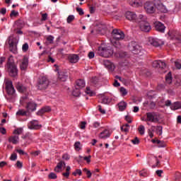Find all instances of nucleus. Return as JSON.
<instances>
[{
	"mask_svg": "<svg viewBox=\"0 0 181 181\" xmlns=\"http://www.w3.org/2000/svg\"><path fill=\"white\" fill-rule=\"evenodd\" d=\"M112 36L114 40H116L113 44L114 47H119L121 45H119V40H124V39H125V33H124L121 30L113 29L112 31Z\"/></svg>",
	"mask_w": 181,
	"mask_h": 181,
	"instance_id": "obj_1",
	"label": "nucleus"
},
{
	"mask_svg": "<svg viewBox=\"0 0 181 181\" xmlns=\"http://www.w3.org/2000/svg\"><path fill=\"white\" fill-rule=\"evenodd\" d=\"M49 86H50V81L46 76H40L37 82V88L41 91L43 90H47L49 88Z\"/></svg>",
	"mask_w": 181,
	"mask_h": 181,
	"instance_id": "obj_2",
	"label": "nucleus"
},
{
	"mask_svg": "<svg viewBox=\"0 0 181 181\" xmlns=\"http://www.w3.org/2000/svg\"><path fill=\"white\" fill-rule=\"evenodd\" d=\"M11 57H12V55L8 59L6 64L7 71L11 77H16L18 76V67L15 62L11 61Z\"/></svg>",
	"mask_w": 181,
	"mask_h": 181,
	"instance_id": "obj_3",
	"label": "nucleus"
},
{
	"mask_svg": "<svg viewBox=\"0 0 181 181\" xmlns=\"http://www.w3.org/2000/svg\"><path fill=\"white\" fill-rule=\"evenodd\" d=\"M98 54L101 57H111L114 54V50L110 47L100 46L98 48Z\"/></svg>",
	"mask_w": 181,
	"mask_h": 181,
	"instance_id": "obj_4",
	"label": "nucleus"
},
{
	"mask_svg": "<svg viewBox=\"0 0 181 181\" xmlns=\"http://www.w3.org/2000/svg\"><path fill=\"white\" fill-rule=\"evenodd\" d=\"M129 49L132 52L133 54H138L139 56L144 55V49H142V47L139 46L134 41L131 42L129 45Z\"/></svg>",
	"mask_w": 181,
	"mask_h": 181,
	"instance_id": "obj_5",
	"label": "nucleus"
},
{
	"mask_svg": "<svg viewBox=\"0 0 181 181\" xmlns=\"http://www.w3.org/2000/svg\"><path fill=\"white\" fill-rule=\"evenodd\" d=\"M146 119L141 118V121L146 122H159V115L155 112H149L146 113Z\"/></svg>",
	"mask_w": 181,
	"mask_h": 181,
	"instance_id": "obj_6",
	"label": "nucleus"
},
{
	"mask_svg": "<svg viewBox=\"0 0 181 181\" xmlns=\"http://www.w3.org/2000/svg\"><path fill=\"white\" fill-rule=\"evenodd\" d=\"M9 50L14 54H18V42L15 38H9L8 40Z\"/></svg>",
	"mask_w": 181,
	"mask_h": 181,
	"instance_id": "obj_7",
	"label": "nucleus"
},
{
	"mask_svg": "<svg viewBox=\"0 0 181 181\" xmlns=\"http://www.w3.org/2000/svg\"><path fill=\"white\" fill-rule=\"evenodd\" d=\"M144 6L146 13H155L156 11L155 8V0H153V2H146Z\"/></svg>",
	"mask_w": 181,
	"mask_h": 181,
	"instance_id": "obj_8",
	"label": "nucleus"
},
{
	"mask_svg": "<svg viewBox=\"0 0 181 181\" xmlns=\"http://www.w3.org/2000/svg\"><path fill=\"white\" fill-rule=\"evenodd\" d=\"M148 43L151 45V46H154V47H159V46H163V45H165L163 41L153 37H148Z\"/></svg>",
	"mask_w": 181,
	"mask_h": 181,
	"instance_id": "obj_9",
	"label": "nucleus"
},
{
	"mask_svg": "<svg viewBox=\"0 0 181 181\" xmlns=\"http://www.w3.org/2000/svg\"><path fill=\"white\" fill-rule=\"evenodd\" d=\"M154 6L158 12H161V13H166L168 12V8H166V6L163 5L160 0H154Z\"/></svg>",
	"mask_w": 181,
	"mask_h": 181,
	"instance_id": "obj_10",
	"label": "nucleus"
},
{
	"mask_svg": "<svg viewBox=\"0 0 181 181\" xmlns=\"http://www.w3.org/2000/svg\"><path fill=\"white\" fill-rule=\"evenodd\" d=\"M6 90L8 95H13L15 94V88H13L12 81H7L6 82Z\"/></svg>",
	"mask_w": 181,
	"mask_h": 181,
	"instance_id": "obj_11",
	"label": "nucleus"
},
{
	"mask_svg": "<svg viewBox=\"0 0 181 181\" xmlns=\"http://www.w3.org/2000/svg\"><path fill=\"white\" fill-rule=\"evenodd\" d=\"M139 26L141 32H144L145 33L151 32L152 29V27H151V24L148 21L146 23L140 24Z\"/></svg>",
	"mask_w": 181,
	"mask_h": 181,
	"instance_id": "obj_12",
	"label": "nucleus"
},
{
	"mask_svg": "<svg viewBox=\"0 0 181 181\" xmlns=\"http://www.w3.org/2000/svg\"><path fill=\"white\" fill-rule=\"evenodd\" d=\"M28 127L29 129H40V128H42V125L39 124V122L37 120H33L28 123Z\"/></svg>",
	"mask_w": 181,
	"mask_h": 181,
	"instance_id": "obj_13",
	"label": "nucleus"
},
{
	"mask_svg": "<svg viewBox=\"0 0 181 181\" xmlns=\"http://www.w3.org/2000/svg\"><path fill=\"white\" fill-rule=\"evenodd\" d=\"M90 33H94V35H104L105 33V25H99L98 28L92 30Z\"/></svg>",
	"mask_w": 181,
	"mask_h": 181,
	"instance_id": "obj_14",
	"label": "nucleus"
},
{
	"mask_svg": "<svg viewBox=\"0 0 181 181\" xmlns=\"http://www.w3.org/2000/svg\"><path fill=\"white\" fill-rule=\"evenodd\" d=\"M154 28L157 32H160V33H165V25L159 21L154 23Z\"/></svg>",
	"mask_w": 181,
	"mask_h": 181,
	"instance_id": "obj_15",
	"label": "nucleus"
},
{
	"mask_svg": "<svg viewBox=\"0 0 181 181\" xmlns=\"http://www.w3.org/2000/svg\"><path fill=\"white\" fill-rule=\"evenodd\" d=\"M58 78L60 81H67V78H69V73L66 71L59 72Z\"/></svg>",
	"mask_w": 181,
	"mask_h": 181,
	"instance_id": "obj_16",
	"label": "nucleus"
},
{
	"mask_svg": "<svg viewBox=\"0 0 181 181\" xmlns=\"http://www.w3.org/2000/svg\"><path fill=\"white\" fill-rule=\"evenodd\" d=\"M125 17L128 21H132V22H136V14L132 11L126 12Z\"/></svg>",
	"mask_w": 181,
	"mask_h": 181,
	"instance_id": "obj_17",
	"label": "nucleus"
},
{
	"mask_svg": "<svg viewBox=\"0 0 181 181\" xmlns=\"http://www.w3.org/2000/svg\"><path fill=\"white\" fill-rule=\"evenodd\" d=\"M37 107V104L32 102H29L27 103V105L25 108L27 109V112H29L31 111V112H33V111H36V108Z\"/></svg>",
	"mask_w": 181,
	"mask_h": 181,
	"instance_id": "obj_18",
	"label": "nucleus"
},
{
	"mask_svg": "<svg viewBox=\"0 0 181 181\" xmlns=\"http://www.w3.org/2000/svg\"><path fill=\"white\" fill-rule=\"evenodd\" d=\"M136 23H139V25H141V23H146L148 22V18L146 16L140 14L138 18H136Z\"/></svg>",
	"mask_w": 181,
	"mask_h": 181,
	"instance_id": "obj_19",
	"label": "nucleus"
},
{
	"mask_svg": "<svg viewBox=\"0 0 181 181\" xmlns=\"http://www.w3.org/2000/svg\"><path fill=\"white\" fill-rule=\"evenodd\" d=\"M8 142L13 144V145H18L19 144V136L13 135L8 137Z\"/></svg>",
	"mask_w": 181,
	"mask_h": 181,
	"instance_id": "obj_20",
	"label": "nucleus"
},
{
	"mask_svg": "<svg viewBox=\"0 0 181 181\" xmlns=\"http://www.w3.org/2000/svg\"><path fill=\"white\" fill-rule=\"evenodd\" d=\"M179 33L176 30H171L168 32V35L171 39H176L177 40H181V37H177Z\"/></svg>",
	"mask_w": 181,
	"mask_h": 181,
	"instance_id": "obj_21",
	"label": "nucleus"
},
{
	"mask_svg": "<svg viewBox=\"0 0 181 181\" xmlns=\"http://www.w3.org/2000/svg\"><path fill=\"white\" fill-rule=\"evenodd\" d=\"M63 165L64 166H66V163L63 160L59 161L54 169V172L60 173L62 168H63Z\"/></svg>",
	"mask_w": 181,
	"mask_h": 181,
	"instance_id": "obj_22",
	"label": "nucleus"
},
{
	"mask_svg": "<svg viewBox=\"0 0 181 181\" xmlns=\"http://www.w3.org/2000/svg\"><path fill=\"white\" fill-rule=\"evenodd\" d=\"M50 111H52L50 106H45L37 112V115H42L45 114V112H50Z\"/></svg>",
	"mask_w": 181,
	"mask_h": 181,
	"instance_id": "obj_23",
	"label": "nucleus"
},
{
	"mask_svg": "<svg viewBox=\"0 0 181 181\" xmlns=\"http://www.w3.org/2000/svg\"><path fill=\"white\" fill-rule=\"evenodd\" d=\"M110 136L111 134L110 133V132L105 129L99 134V138L100 139H107V138H110Z\"/></svg>",
	"mask_w": 181,
	"mask_h": 181,
	"instance_id": "obj_24",
	"label": "nucleus"
},
{
	"mask_svg": "<svg viewBox=\"0 0 181 181\" xmlns=\"http://www.w3.org/2000/svg\"><path fill=\"white\" fill-rule=\"evenodd\" d=\"M151 142L158 145V148H166V143H165L163 141H160L159 139H152Z\"/></svg>",
	"mask_w": 181,
	"mask_h": 181,
	"instance_id": "obj_25",
	"label": "nucleus"
},
{
	"mask_svg": "<svg viewBox=\"0 0 181 181\" xmlns=\"http://www.w3.org/2000/svg\"><path fill=\"white\" fill-rule=\"evenodd\" d=\"M28 64H29V60L28 59L27 57H24L22 63L20 65V69H21V70H26V69H28Z\"/></svg>",
	"mask_w": 181,
	"mask_h": 181,
	"instance_id": "obj_26",
	"label": "nucleus"
},
{
	"mask_svg": "<svg viewBox=\"0 0 181 181\" xmlns=\"http://www.w3.org/2000/svg\"><path fill=\"white\" fill-rule=\"evenodd\" d=\"M129 4L134 8H138V6H142V1L138 0H129Z\"/></svg>",
	"mask_w": 181,
	"mask_h": 181,
	"instance_id": "obj_27",
	"label": "nucleus"
},
{
	"mask_svg": "<svg viewBox=\"0 0 181 181\" xmlns=\"http://www.w3.org/2000/svg\"><path fill=\"white\" fill-rule=\"evenodd\" d=\"M76 88H84L86 87V82L83 79H78L76 81Z\"/></svg>",
	"mask_w": 181,
	"mask_h": 181,
	"instance_id": "obj_28",
	"label": "nucleus"
},
{
	"mask_svg": "<svg viewBox=\"0 0 181 181\" xmlns=\"http://www.w3.org/2000/svg\"><path fill=\"white\" fill-rule=\"evenodd\" d=\"M16 88L18 93H25L26 88L21 83H18L16 86Z\"/></svg>",
	"mask_w": 181,
	"mask_h": 181,
	"instance_id": "obj_29",
	"label": "nucleus"
},
{
	"mask_svg": "<svg viewBox=\"0 0 181 181\" xmlns=\"http://www.w3.org/2000/svg\"><path fill=\"white\" fill-rule=\"evenodd\" d=\"M117 105L119 107V110H120V111H125L128 104L127 103V102L122 100L120 103H119L117 104Z\"/></svg>",
	"mask_w": 181,
	"mask_h": 181,
	"instance_id": "obj_30",
	"label": "nucleus"
},
{
	"mask_svg": "<svg viewBox=\"0 0 181 181\" xmlns=\"http://www.w3.org/2000/svg\"><path fill=\"white\" fill-rule=\"evenodd\" d=\"M104 66L106 67V69H108V70H114V66L111 62L109 60H105L103 62Z\"/></svg>",
	"mask_w": 181,
	"mask_h": 181,
	"instance_id": "obj_31",
	"label": "nucleus"
},
{
	"mask_svg": "<svg viewBox=\"0 0 181 181\" xmlns=\"http://www.w3.org/2000/svg\"><path fill=\"white\" fill-rule=\"evenodd\" d=\"M69 60L70 63H77V62H78V55L72 54L69 57Z\"/></svg>",
	"mask_w": 181,
	"mask_h": 181,
	"instance_id": "obj_32",
	"label": "nucleus"
},
{
	"mask_svg": "<svg viewBox=\"0 0 181 181\" xmlns=\"http://www.w3.org/2000/svg\"><path fill=\"white\" fill-rule=\"evenodd\" d=\"M145 105H148V107L150 110H155L156 107V103L153 102V101H151L149 103H144Z\"/></svg>",
	"mask_w": 181,
	"mask_h": 181,
	"instance_id": "obj_33",
	"label": "nucleus"
},
{
	"mask_svg": "<svg viewBox=\"0 0 181 181\" xmlns=\"http://www.w3.org/2000/svg\"><path fill=\"white\" fill-rule=\"evenodd\" d=\"M80 90V88H77L76 86H75V90H74L72 93L74 97H80V95L81 94Z\"/></svg>",
	"mask_w": 181,
	"mask_h": 181,
	"instance_id": "obj_34",
	"label": "nucleus"
},
{
	"mask_svg": "<svg viewBox=\"0 0 181 181\" xmlns=\"http://www.w3.org/2000/svg\"><path fill=\"white\" fill-rule=\"evenodd\" d=\"M156 127L151 126V129L148 130V134L150 138H153V132H155Z\"/></svg>",
	"mask_w": 181,
	"mask_h": 181,
	"instance_id": "obj_35",
	"label": "nucleus"
},
{
	"mask_svg": "<svg viewBox=\"0 0 181 181\" xmlns=\"http://www.w3.org/2000/svg\"><path fill=\"white\" fill-rule=\"evenodd\" d=\"M71 170V168H70V166H67L66 169V173H63L62 175H64V177H66V179H69V176H70Z\"/></svg>",
	"mask_w": 181,
	"mask_h": 181,
	"instance_id": "obj_36",
	"label": "nucleus"
},
{
	"mask_svg": "<svg viewBox=\"0 0 181 181\" xmlns=\"http://www.w3.org/2000/svg\"><path fill=\"white\" fill-rule=\"evenodd\" d=\"M165 81L168 84L172 83V74H170V72L165 76Z\"/></svg>",
	"mask_w": 181,
	"mask_h": 181,
	"instance_id": "obj_37",
	"label": "nucleus"
},
{
	"mask_svg": "<svg viewBox=\"0 0 181 181\" xmlns=\"http://www.w3.org/2000/svg\"><path fill=\"white\" fill-rule=\"evenodd\" d=\"M22 132H23V129L22 128H18L17 129H15L13 131L14 135H17L19 136V135H21Z\"/></svg>",
	"mask_w": 181,
	"mask_h": 181,
	"instance_id": "obj_38",
	"label": "nucleus"
},
{
	"mask_svg": "<svg viewBox=\"0 0 181 181\" xmlns=\"http://www.w3.org/2000/svg\"><path fill=\"white\" fill-rule=\"evenodd\" d=\"M158 69H161L162 70H163V69H166V63L163 61L159 60Z\"/></svg>",
	"mask_w": 181,
	"mask_h": 181,
	"instance_id": "obj_39",
	"label": "nucleus"
},
{
	"mask_svg": "<svg viewBox=\"0 0 181 181\" xmlns=\"http://www.w3.org/2000/svg\"><path fill=\"white\" fill-rule=\"evenodd\" d=\"M172 110H179L181 108V102H175L174 103L173 107H171Z\"/></svg>",
	"mask_w": 181,
	"mask_h": 181,
	"instance_id": "obj_40",
	"label": "nucleus"
},
{
	"mask_svg": "<svg viewBox=\"0 0 181 181\" xmlns=\"http://www.w3.org/2000/svg\"><path fill=\"white\" fill-rule=\"evenodd\" d=\"M28 114V111H25L24 110H19L16 112V115H21V117H25Z\"/></svg>",
	"mask_w": 181,
	"mask_h": 181,
	"instance_id": "obj_41",
	"label": "nucleus"
},
{
	"mask_svg": "<svg viewBox=\"0 0 181 181\" xmlns=\"http://www.w3.org/2000/svg\"><path fill=\"white\" fill-rule=\"evenodd\" d=\"M86 94H88L89 95H90V97L95 95V93L93 92V90L90 89V87H86Z\"/></svg>",
	"mask_w": 181,
	"mask_h": 181,
	"instance_id": "obj_42",
	"label": "nucleus"
},
{
	"mask_svg": "<svg viewBox=\"0 0 181 181\" xmlns=\"http://www.w3.org/2000/svg\"><path fill=\"white\" fill-rule=\"evenodd\" d=\"M175 66L176 69H177L178 70H180V69H181V59H177L175 62Z\"/></svg>",
	"mask_w": 181,
	"mask_h": 181,
	"instance_id": "obj_43",
	"label": "nucleus"
},
{
	"mask_svg": "<svg viewBox=\"0 0 181 181\" xmlns=\"http://www.w3.org/2000/svg\"><path fill=\"white\" fill-rule=\"evenodd\" d=\"M16 25L18 26V28H23V26H25V23H23V21H22V20H18L16 22Z\"/></svg>",
	"mask_w": 181,
	"mask_h": 181,
	"instance_id": "obj_44",
	"label": "nucleus"
},
{
	"mask_svg": "<svg viewBox=\"0 0 181 181\" xmlns=\"http://www.w3.org/2000/svg\"><path fill=\"white\" fill-rule=\"evenodd\" d=\"M74 19H76V17L74 15H69L66 18V22L67 23H71Z\"/></svg>",
	"mask_w": 181,
	"mask_h": 181,
	"instance_id": "obj_45",
	"label": "nucleus"
},
{
	"mask_svg": "<svg viewBox=\"0 0 181 181\" xmlns=\"http://www.w3.org/2000/svg\"><path fill=\"white\" fill-rule=\"evenodd\" d=\"M139 132L140 133V135H144L145 134V127L144 125H140L139 127Z\"/></svg>",
	"mask_w": 181,
	"mask_h": 181,
	"instance_id": "obj_46",
	"label": "nucleus"
},
{
	"mask_svg": "<svg viewBox=\"0 0 181 181\" xmlns=\"http://www.w3.org/2000/svg\"><path fill=\"white\" fill-rule=\"evenodd\" d=\"M120 93H121L122 97H125V95H127V94H128V91H127V89H125V88H124V87L120 88Z\"/></svg>",
	"mask_w": 181,
	"mask_h": 181,
	"instance_id": "obj_47",
	"label": "nucleus"
},
{
	"mask_svg": "<svg viewBox=\"0 0 181 181\" xmlns=\"http://www.w3.org/2000/svg\"><path fill=\"white\" fill-rule=\"evenodd\" d=\"M19 16V12L15 10H12L11 13H10V18H13V16L16 18V16Z\"/></svg>",
	"mask_w": 181,
	"mask_h": 181,
	"instance_id": "obj_48",
	"label": "nucleus"
},
{
	"mask_svg": "<svg viewBox=\"0 0 181 181\" xmlns=\"http://www.w3.org/2000/svg\"><path fill=\"white\" fill-rule=\"evenodd\" d=\"M83 171L85 172V173H86L87 175V177L88 179H90V177H91V175H92V173H91V171H90L87 168H83Z\"/></svg>",
	"mask_w": 181,
	"mask_h": 181,
	"instance_id": "obj_49",
	"label": "nucleus"
},
{
	"mask_svg": "<svg viewBox=\"0 0 181 181\" xmlns=\"http://www.w3.org/2000/svg\"><path fill=\"white\" fill-rule=\"evenodd\" d=\"M40 15L42 16L41 22H45V21H47V13H42L41 12Z\"/></svg>",
	"mask_w": 181,
	"mask_h": 181,
	"instance_id": "obj_50",
	"label": "nucleus"
},
{
	"mask_svg": "<svg viewBox=\"0 0 181 181\" xmlns=\"http://www.w3.org/2000/svg\"><path fill=\"white\" fill-rule=\"evenodd\" d=\"M72 175H73L74 176H77V175H78L79 176H81V175H83V172H82L81 170H80V169H76V170H75V172H74V173H72Z\"/></svg>",
	"mask_w": 181,
	"mask_h": 181,
	"instance_id": "obj_51",
	"label": "nucleus"
},
{
	"mask_svg": "<svg viewBox=\"0 0 181 181\" xmlns=\"http://www.w3.org/2000/svg\"><path fill=\"white\" fill-rule=\"evenodd\" d=\"M90 83L95 85L97 84L98 83V78L97 76L92 77V78L90 79Z\"/></svg>",
	"mask_w": 181,
	"mask_h": 181,
	"instance_id": "obj_52",
	"label": "nucleus"
},
{
	"mask_svg": "<svg viewBox=\"0 0 181 181\" xmlns=\"http://www.w3.org/2000/svg\"><path fill=\"white\" fill-rule=\"evenodd\" d=\"M48 179H57V175L54 173H50L48 175Z\"/></svg>",
	"mask_w": 181,
	"mask_h": 181,
	"instance_id": "obj_53",
	"label": "nucleus"
},
{
	"mask_svg": "<svg viewBox=\"0 0 181 181\" xmlns=\"http://www.w3.org/2000/svg\"><path fill=\"white\" fill-rule=\"evenodd\" d=\"M22 50L24 52H26L28 50H29V45L28 43H25L22 47Z\"/></svg>",
	"mask_w": 181,
	"mask_h": 181,
	"instance_id": "obj_54",
	"label": "nucleus"
},
{
	"mask_svg": "<svg viewBox=\"0 0 181 181\" xmlns=\"http://www.w3.org/2000/svg\"><path fill=\"white\" fill-rule=\"evenodd\" d=\"M156 133L158 134V135H162V129L163 127L161 126H157L156 127Z\"/></svg>",
	"mask_w": 181,
	"mask_h": 181,
	"instance_id": "obj_55",
	"label": "nucleus"
},
{
	"mask_svg": "<svg viewBox=\"0 0 181 181\" xmlns=\"http://www.w3.org/2000/svg\"><path fill=\"white\" fill-rule=\"evenodd\" d=\"M53 40H54V37L52 36V35H49L47 37V41L49 42V43L50 45L53 44Z\"/></svg>",
	"mask_w": 181,
	"mask_h": 181,
	"instance_id": "obj_56",
	"label": "nucleus"
},
{
	"mask_svg": "<svg viewBox=\"0 0 181 181\" xmlns=\"http://www.w3.org/2000/svg\"><path fill=\"white\" fill-rule=\"evenodd\" d=\"M134 145H139V139L138 137H135L134 139L131 141Z\"/></svg>",
	"mask_w": 181,
	"mask_h": 181,
	"instance_id": "obj_57",
	"label": "nucleus"
},
{
	"mask_svg": "<svg viewBox=\"0 0 181 181\" xmlns=\"http://www.w3.org/2000/svg\"><path fill=\"white\" fill-rule=\"evenodd\" d=\"M152 66L155 69H159V60H156L153 62Z\"/></svg>",
	"mask_w": 181,
	"mask_h": 181,
	"instance_id": "obj_58",
	"label": "nucleus"
},
{
	"mask_svg": "<svg viewBox=\"0 0 181 181\" xmlns=\"http://www.w3.org/2000/svg\"><path fill=\"white\" fill-rule=\"evenodd\" d=\"M80 146H81V143L80 141H76L75 144H74V148L76 151H80Z\"/></svg>",
	"mask_w": 181,
	"mask_h": 181,
	"instance_id": "obj_59",
	"label": "nucleus"
},
{
	"mask_svg": "<svg viewBox=\"0 0 181 181\" xmlns=\"http://www.w3.org/2000/svg\"><path fill=\"white\" fill-rule=\"evenodd\" d=\"M76 12H78V15H80L81 16L84 15V11H83V8H76Z\"/></svg>",
	"mask_w": 181,
	"mask_h": 181,
	"instance_id": "obj_60",
	"label": "nucleus"
},
{
	"mask_svg": "<svg viewBox=\"0 0 181 181\" xmlns=\"http://www.w3.org/2000/svg\"><path fill=\"white\" fill-rule=\"evenodd\" d=\"M10 159L11 160H16V159H18V155L16 154V153H12L10 157Z\"/></svg>",
	"mask_w": 181,
	"mask_h": 181,
	"instance_id": "obj_61",
	"label": "nucleus"
},
{
	"mask_svg": "<svg viewBox=\"0 0 181 181\" xmlns=\"http://www.w3.org/2000/svg\"><path fill=\"white\" fill-rule=\"evenodd\" d=\"M16 166L18 168V169H22V168L23 167V163L20 160H18L16 162Z\"/></svg>",
	"mask_w": 181,
	"mask_h": 181,
	"instance_id": "obj_62",
	"label": "nucleus"
},
{
	"mask_svg": "<svg viewBox=\"0 0 181 181\" xmlns=\"http://www.w3.org/2000/svg\"><path fill=\"white\" fill-rule=\"evenodd\" d=\"M16 152H17L18 153H19V155H28V153H26L25 151H23V150L22 149H16Z\"/></svg>",
	"mask_w": 181,
	"mask_h": 181,
	"instance_id": "obj_63",
	"label": "nucleus"
},
{
	"mask_svg": "<svg viewBox=\"0 0 181 181\" xmlns=\"http://www.w3.org/2000/svg\"><path fill=\"white\" fill-rule=\"evenodd\" d=\"M83 160H86L87 163H90L91 162V156L83 157Z\"/></svg>",
	"mask_w": 181,
	"mask_h": 181,
	"instance_id": "obj_64",
	"label": "nucleus"
}]
</instances>
